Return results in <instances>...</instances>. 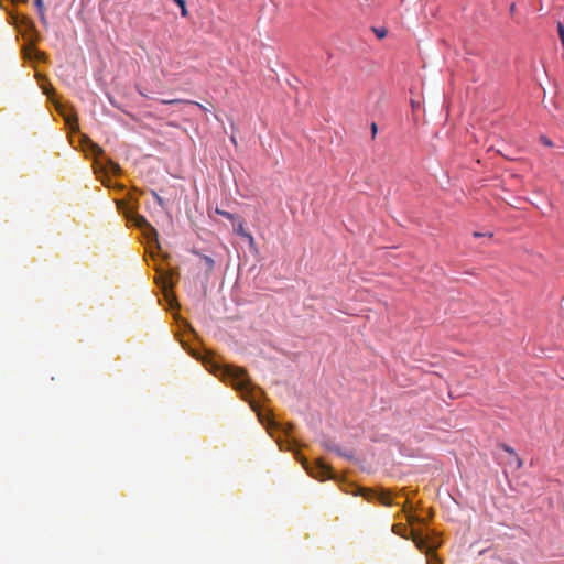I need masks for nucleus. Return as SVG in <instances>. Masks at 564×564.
Segmentation results:
<instances>
[{
	"label": "nucleus",
	"instance_id": "nucleus-9",
	"mask_svg": "<svg viewBox=\"0 0 564 564\" xmlns=\"http://www.w3.org/2000/svg\"><path fill=\"white\" fill-rule=\"evenodd\" d=\"M174 2L180 7L181 15L184 18L188 17V10L186 9V1L185 0H174Z\"/></svg>",
	"mask_w": 564,
	"mask_h": 564
},
{
	"label": "nucleus",
	"instance_id": "nucleus-24",
	"mask_svg": "<svg viewBox=\"0 0 564 564\" xmlns=\"http://www.w3.org/2000/svg\"><path fill=\"white\" fill-rule=\"evenodd\" d=\"M94 151H95L96 154L102 152L101 148H99L98 145H94Z\"/></svg>",
	"mask_w": 564,
	"mask_h": 564
},
{
	"label": "nucleus",
	"instance_id": "nucleus-20",
	"mask_svg": "<svg viewBox=\"0 0 564 564\" xmlns=\"http://www.w3.org/2000/svg\"><path fill=\"white\" fill-rule=\"evenodd\" d=\"M540 141H541L545 147H552V145H553L552 141H551L547 137H545V135H541V137H540Z\"/></svg>",
	"mask_w": 564,
	"mask_h": 564
},
{
	"label": "nucleus",
	"instance_id": "nucleus-18",
	"mask_svg": "<svg viewBox=\"0 0 564 564\" xmlns=\"http://www.w3.org/2000/svg\"><path fill=\"white\" fill-rule=\"evenodd\" d=\"M373 31L379 39H383L387 35L386 29H375Z\"/></svg>",
	"mask_w": 564,
	"mask_h": 564
},
{
	"label": "nucleus",
	"instance_id": "nucleus-16",
	"mask_svg": "<svg viewBox=\"0 0 564 564\" xmlns=\"http://www.w3.org/2000/svg\"><path fill=\"white\" fill-rule=\"evenodd\" d=\"M152 196L154 197V199L156 200V203L161 206V207H164V200L161 196H159V194L155 192V191H152Z\"/></svg>",
	"mask_w": 564,
	"mask_h": 564
},
{
	"label": "nucleus",
	"instance_id": "nucleus-14",
	"mask_svg": "<svg viewBox=\"0 0 564 564\" xmlns=\"http://www.w3.org/2000/svg\"><path fill=\"white\" fill-rule=\"evenodd\" d=\"M35 6H36V8L39 9V11L41 13L42 21L45 22L43 0H35Z\"/></svg>",
	"mask_w": 564,
	"mask_h": 564
},
{
	"label": "nucleus",
	"instance_id": "nucleus-2",
	"mask_svg": "<svg viewBox=\"0 0 564 564\" xmlns=\"http://www.w3.org/2000/svg\"><path fill=\"white\" fill-rule=\"evenodd\" d=\"M301 462H302L303 467L307 470V473L312 477H314L316 479H321V480L330 478L332 469L329 466L324 464L322 460H317L314 464V466H310L307 460L304 457L301 458Z\"/></svg>",
	"mask_w": 564,
	"mask_h": 564
},
{
	"label": "nucleus",
	"instance_id": "nucleus-6",
	"mask_svg": "<svg viewBox=\"0 0 564 564\" xmlns=\"http://www.w3.org/2000/svg\"><path fill=\"white\" fill-rule=\"evenodd\" d=\"M234 230L237 235L241 236L242 238H245L248 234L245 230L243 221L239 220L238 218H237L236 223L234 224Z\"/></svg>",
	"mask_w": 564,
	"mask_h": 564
},
{
	"label": "nucleus",
	"instance_id": "nucleus-11",
	"mask_svg": "<svg viewBox=\"0 0 564 564\" xmlns=\"http://www.w3.org/2000/svg\"><path fill=\"white\" fill-rule=\"evenodd\" d=\"M406 528L402 524H394L392 527V531L398 534V535H401V536H405V532H406Z\"/></svg>",
	"mask_w": 564,
	"mask_h": 564
},
{
	"label": "nucleus",
	"instance_id": "nucleus-15",
	"mask_svg": "<svg viewBox=\"0 0 564 564\" xmlns=\"http://www.w3.org/2000/svg\"><path fill=\"white\" fill-rule=\"evenodd\" d=\"M203 260L209 270L214 268L215 261L213 258H210L209 256H203Z\"/></svg>",
	"mask_w": 564,
	"mask_h": 564
},
{
	"label": "nucleus",
	"instance_id": "nucleus-21",
	"mask_svg": "<svg viewBox=\"0 0 564 564\" xmlns=\"http://www.w3.org/2000/svg\"><path fill=\"white\" fill-rule=\"evenodd\" d=\"M326 446H327V448H328L329 451H334V452H336V453H337V454H339V455H343V456L349 457L348 455L343 454V453L339 451V448H338L337 446H330V445H326Z\"/></svg>",
	"mask_w": 564,
	"mask_h": 564
},
{
	"label": "nucleus",
	"instance_id": "nucleus-4",
	"mask_svg": "<svg viewBox=\"0 0 564 564\" xmlns=\"http://www.w3.org/2000/svg\"><path fill=\"white\" fill-rule=\"evenodd\" d=\"M135 225L140 228L147 229V235L150 238H158V232L153 226H151L143 216H138Z\"/></svg>",
	"mask_w": 564,
	"mask_h": 564
},
{
	"label": "nucleus",
	"instance_id": "nucleus-25",
	"mask_svg": "<svg viewBox=\"0 0 564 564\" xmlns=\"http://www.w3.org/2000/svg\"><path fill=\"white\" fill-rule=\"evenodd\" d=\"M474 236H475V237H482V236H485V235H484V234H480V232H474Z\"/></svg>",
	"mask_w": 564,
	"mask_h": 564
},
{
	"label": "nucleus",
	"instance_id": "nucleus-17",
	"mask_svg": "<svg viewBox=\"0 0 564 564\" xmlns=\"http://www.w3.org/2000/svg\"><path fill=\"white\" fill-rule=\"evenodd\" d=\"M245 239L248 241V245H249L250 248H253L256 246L254 238H253V236L250 232L247 234Z\"/></svg>",
	"mask_w": 564,
	"mask_h": 564
},
{
	"label": "nucleus",
	"instance_id": "nucleus-1",
	"mask_svg": "<svg viewBox=\"0 0 564 564\" xmlns=\"http://www.w3.org/2000/svg\"><path fill=\"white\" fill-rule=\"evenodd\" d=\"M221 376L225 380H229L232 387L240 392H250L253 387L247 371L241 367L227 366L221 369Z\"/></svg>",
	"mask_w": 564,
	"mask_h": 564
},
{
	"label": "nucleus",
	"instance_id": "nucleus-13",
	"mask_svg": "<svg viewBox=\"0 0 564 564\" xmlns=\"http://www.w3.org/2000/svg\"><path fill=\"white\" fill-rule=\"evenodd\" d=\"M557 33L562 45H564V24L560 21L557 23Z\"/></svg>",
	"mask_w": 564,
	"mask_h": 564
},
{
	"label": "nucleus",
	"instance_id": "nucleus-8",
	"mask_svg": "<svg viewBox=\"0 0 564 564\" xmlns=\"http://www.w3.org/2000/svg\"><path fill=\"white\" fill-rule=\"evenodd\" d=\"M216 213H217L218 215L224 216L225 218H227L228 220H230L232 224H235V223H236V220H237L236 215H234V214H231V213H229V212H226V210H221V209H219V208H216Z\"/></svg>",
	"mask_w": 564,
	"mask_h": 564
},
{
	"label": "nucleus",
	"instance_id": "nucleus-22",
	"mask_svg": "<svg viewBox=\"0 0 564 564\" xmlns=\"http://www.w3.org/2000/svg\"><path fill=\"white\" fill-rule=\"evenodd\" d=\"M110 167H111V171H112L113 173H117V172H119V171H120L119 165H118L117 163H115V162H110Z\"/></svg>",
	"mask_w": 564,
	"mask_h": 564
},
{
	"label": "nucleus",
	"instance_id": "nucleus-19",
	"mask_svg": "<svg viewBox=\"0 0 564 564\" xmlns=\"http://www.w3.org/2000/svg\"><path fill=\"white\" fill-rule=\"evenodd\" d=\"M173 283L171 281L170 276L163 278V289L166 290L167 288H172Z\"/></svg>",
	"mask_w": 564,
	"mask_h": 564
},
{
	"label": "nucleus",
	"instance_id": "nucleus-23",
	"mask_svg": "<svg viewBox=\"0 0 564 564\" xmlns=\"http://www.w3.org/2000/svg\"><path fill=\"white\" fill-rule=\"evenodd\" d=\"M377 131H378V127L375 122L371 123V133H372V138L376 137L377 134Z\"/></svg>",
	"mask_w": 564,
	"mask_h": 564
},
{
	"label": "nucleus",
	"instance_id": "nucleus-12",
	"mask_svg": "<svg viewBox=\"0 0 564 564\" xmlns=\"http://www.w3.org/2000/svg\"><path fill=\"white\" fill-rule=\"evenodd\" d=\"M413 542L415 543L416 547L420 550H423L425 547V541L416 535L412 536Z\"/></svg>",
	"mask_w": 564,
	"mask_h": 564
},
{
	"label": "nucleus",
	"instance_id": "nucleus-3",
	"mask_svg": "<svg viewBox=\"0 0 564 564\" xmlns=\"http://www.w3.org/2000/svg\"><path fill=\"white\" fill-rule=\"evenodd\" d=\"M361 495H364L366 497V499H368V500L376 498L384 506L391 505L390 495L387 491L382 490L380 492H375V491H367L366 489H361Z\"/></svg>",
	"mask_w": 564,
	"mask_h": 564
},
{
	"label": "nucleus",
	"instance_id": "nucleus-10",
	"mask_svg": "<svg viewBox=\"0 0 564 564\" xmlns=\"http://www.w3.org/2000/svg\"><path fill=\"white\" fill-rule=\"evenodd\" d=\"M66 123L73 129H77L78 128V124H77V117L76 115H72V116H67L66 117Z\"/></svg>",
	"mask_w": 564,
	"mask_h": 564
},
{
	"label": "nucleus",
	"instance_id": "nucleus-5",
	"mask_svg": "<svg viewBox=\"0 0 564 564\" xmlns=\"http://www.w3.org/2000/svg\"><path fill=\"white\" fill-rule=\"evenodd\" d=\"M160 102L164 104V105H174V104L186 102V104L196 105L200 109L206 110V108L202 104L196 102V101H189V100H183V99H169V100L167 99H161Z\"/></svg>",
	"mask_w": 564,
	"mask_h": 564
},
{
	"label": "nucleus",
	"instance_id": "nucleus-7",
	"mask_svg": "<svg viewBox=\"0 0 564 564\" xmlns=\"http://www.w3.org/2000/svg\"><path fill=\"white\" fill-rule=\"evenodd\" d=\"M502 449L511 455H514L516 456V462H517V468H521L522 467V459L520 457H518L513 451V448H511L509 445L507 444H502L501 445Z\"/></svg>",
	"mask_w": 564,
	"mask_h": 564
}]
</instances>
